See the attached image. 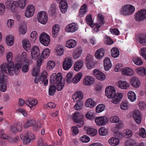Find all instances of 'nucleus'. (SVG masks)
I'll return each instance as SVG.
<instances>
[{
  "instance_id": "f257e3e1",
  "label": "nucleus",
  "mask_w": 146,
  "mask_h": 146,
  "mask_svg": "<svg viewBox=\"0 0 146 146\" xmlns=\"http://www.w3.org/2000/svg\"><path fill=\"white\" fill-rule=\"evenodd\" d=\"M21 66L19 64H16L14 66L13 63L5 65L2 64L0 66V70L1 73L7 75L9 73L12 76L15 74L17 75L20 70Z\"/></svg>"
},
{
  "instance_id": "c85d7f7f",
  "label": "nucleus",
  "mask_w": 146,
  "mask_h": 146,
  "mask_svg": "<svg viewBox=\"0 0 146 146\" xmlns=\"http://www.w3.org/2000/svg\"><path fill=\"white\" fill-rule=\"evenodd\" d=\"M18 7H19V4L18 1H14L12 3L10 7V11L12 13L15 12Z\"/></svg>"
},
{
  "instance_id": "b1692460",
  "label": "nucleus",
  "mask_w": 146,
  "mask_h": 146,
  "mask_svg": "<svg viewBox=\"0 0 146 146\" xmlns=\"http://www.w3.org/2000/svg\"><path fill=\"white\" fill-rule=\"evenodd\" d=\"M83 61L82 60H79L76 62L74 65V69L76 71H79L83 65Z\"/></svg>"
},
{
  "instance_id": "0e129e2a",
  "label": "nucleus",
  "mask_w": 146,
  "mask_h": 146,
  "mask_svg": "<svg viewBox=\"0 0 146 146\" xmlns=\"http://www.w3.org/2000/svg\"><path fill=\"white\" fill-rule=\"evenodd\" d=\"M19 4V7L23 9L26 5L27 0H17Z\"/></svg>"
},
{
  "instance_id": "f8f14e48",
  "label": "nucleus",
  "mask_w": 146,
  "mask_h": 146,
  "mask_svg": "<svg viewBox=\"0 0 146 146\" xmlns=\"http://www.w3.org/2000/svg\"><path fill=\"white\" fill-rule=\"evenodd\" d=\"M48 74L45 70H44L42 72L40 78L39 80V82L40 84H41L44 83V85L46 86L48 84V80L47 79Z\"/></svg>"
},
{
  "instance_id": "423d86ee",
  "label": "nucleus",
  "mask_w": 146,
  "mask_h": 146,
  "mask_svg": "<svg viewBox=\"0 0 146 146\" xmlns=\"http://www.w3.org/2000/svg\"><path fill=\"white\" fill-rule=\"evenodd\" d=\"M37 18L38 22L41 24H45L47 22V15L44 11H42L39 12L37 15Z\"/></svg>"
},
{
  "instance_id": "9d476101",
  "label": "nucleus",
  "mask_w": 146,
  "mask_h": 146,
  "mask_svg": "<svg viewBox=\"0 0 146 146\" xmlns=\"http://www.w3.org/2000/svg\"><path fill=\"white\" fill-rule=\"evenodd\" d=\"M35 11L34 6L33 5H29L25 12V16L28 18L31 17L33 15Z\"/></svg>"
},
{
  "instance_id": "6e6d98bb",
  "label": "nucleus",
  "mask_w": 146,
  "mask_h": 146,
  "mask_svg": "<svg viewBox=\"0 0 146 146\" xmlns=\"http://www.w3.org/2000/svg\"><path fill=\"white\" fill-rule=\"evenodd\" d=\"M35 124V121L34 120H31L27 121V123H25L24 125L25 128H27L29 127L33 126Z\"/></svg>"
},
{
  "instance_id": "a19ab883",
  "label": "nucleus",
  "mask_w": 146,
  "mask_h": 146,
  "mask_svg": "<svg viewBox=\"0 0 146 146\" xmlns=\"http://www.w3.org/2000/svg\"><path fill=\"white\" fill-rule=\"evenodd\" d=\"M27 63L25 64H23L21 66L22 71L23 73H27L28 72L29 70V61H27Z\"/></svg>"
},
{
  "instance_id": "4468645a",
  "label": "nucleus",
  "mask_w": 146,
  "mask_h": 146,
  "mask_svg": "<svg viewBox=\"0 0 146 146\" xmlns=\"http://www.w3.org/2000/svg\"><path fill=\"white\" fill-rule=\"evenodd\" d=\"M93 74L98 79L100 80H104L106 78L105 75L102 72L98 71L97 69H94L93 70Z\"/></svg>"
},
{
  "instance_id": "0eeeda50",
  "label": "nucleus",
  "mask_w": 146,
  "mask_h": 146,
  "mask_svg": "<svg viewBox=\"0 0 146 146\" xmlns=\"http://www.w3.org/2000/svg\"><path fill=\"white\" fill-rule=\"evenodd\" d=\"M105 93L109 98H112L116 95L114 87L109 86L107 87L105 90Z\"/></svg>"
},
{
  "instance_id": "ddd939ff",
  "label": "nucleus",
  "mask_w": 146,
  "mask_h": 146,
  "mask_svg": "<svg viewBox=\"0 0 146 146\" xmlns=\"http://www.w3.org/2000/svg\"><path fill=\"white\" fill-rule=\"evenodd\" d=\"M39 53V50L38 46H33L31 50V56L32 59L35 60L38 57Z\"/></svg>"
},
{
  "instance_id": "13d9d810",
  "label": "nucleus",
  "mask_w": 146,
  "mask_h": 146,
  "mask_svg": "<svg viewBox=\"0 0 146 146\" xmlns=\"http://www.w3.org/2000/svg\"><path fill=\"white\" fill-rule=\"evenodd\" d=\"M56 84V85L57 90L59 91L62 90L64 85V82L62 80L59 82L57 83Z\"/></svg>"
},
{
  "instance_id": "dca6fc26",
  "label": "nucleus",
  "mask_w": 146,
  "mask_h": 146,
  "mask_svg": "<svg viewBox=\"0 0 146 146\" xmlns=\"http://www.w3.org/2000/svg\"><path fill=\"white\" fill-rule=\"evenodd\" d=\"M94 81L95 79L93 77L89 76H87L84 78L83 83L86 86H90L93 84Z\"/></svg>"
},
{
  "instance_id": "e433bc0d",
  "label": "nucleus",
  "mask_w": 146,
  "mask_h": 146,
  "mask_svg": "<svg viewBox=\"0 0 146 146\" xmlns=\"http://www.w3.org/2000/svg\"><path fill=\"white\" fill-rule=\"evenodd\" d=\"M82 76V74L80 72L76 74L73 79L72 82L74 84H77L80 80Z\"/></svg>"
},
{
  "instance_id": "f3484780",
  "label": "nucleus",
  "mask_w": 146,
  "mask_h": 146,
  "mask_svg": "<svg viewBox=\"0 0 146 146\" xmlns=\"http://www.w3.org/2000/svg\"><path fill=\"white\" fill-rule=\"evenodd\" d=\"M83 94L81 91L76 92L72 96L75 102L81 100L83 99Z\"/></svg>"
},
{
  "instance_id": "cd10ccee",
  "label": "nucleus",
  "mask_w": 146,
  "mask_h": 146,
  "mask_svg": "<svg viewBox=\"0 0 146 146\" xmlns=\"http://www.w3.org/2000/svg\"><path fill=\"white\" fill-rule=\"evenodd\" d=\"M19 34L20 35H24L25 34L27 31V26L25 23H23L21 24L19 29Z\"/></svg>"
},
{
  "instance_id": "bb28decb",
  "label": "nucleus",
  "mask_w": 146,
  "mask_h": 146,
  "mask_svg": "<svg viewBox=\"0 0 146 146\" xmlns=\"http://www.w3.org/2000/svg\"><path fill=\"white\" fill-rule=\"evenodd\" d=\"M82 52V50L80 47L76 48L74 52L73 57L74 59L79 58L81 56Z\"/></svg>"
},
{
  "instance_id": "4be33fe9",
  "label": "nucleus",
  "mask_w": 146,
  "mask_h": 146,
  "mask_svg": "<svg viewBox=\"0 0 146 146\" xmlns=\"http://www.w3.org/2000/svg\"><path fill=\"white\" fill-rule=\"evenodd\" d=\"M122 74L123 75L131 76L134 74L133 70L129 67H125L122 70Z\"/></svg>"
},
{
  "instance_id": "c756f323",
  "label": "nucleus",
  "mask_w": 146,
  "mask_h": 146,
  "mask_svg": "<svg viewBox=\"0 0 146 146\" xmlns=\"http://www.w3.org/2000/svg\"><path fill=\"white\" fill-rule=\"evenodd\" d=\"M14 38L13 36L9 35L6 37V42L7 45L12 46L13 44Z\"/></svg>"
},
{
  "instance_id": "e2e57ef3",
  "label": "nucleus",
  "mask_w": 146,
  "mask_h": 146,
  "mask_svg": "<svg viewBox=\"0 0 146 146\" xmlns=\"http://www.w3.org/2000/svg\"><path fill=\"white\" fill-rule=\"evenodd\" d=\"M8 140L11 143H16L19 141V137L17 136L15 138H9Z\"/></svg>"
},
{
  "instance_id": "20e7f679",
  "label": "nucleus",
  "mask_w": 146,
  "mask_h": 146,
  "mask_svg": "<svg viewBox=\"0 0 146 146\" xmlns=\"http://www.w3.org/2000/svg\"><path fill=\"white\" fill-rule=\"evenodd\" d=\"M39 40L41 43L44 45L47 46L50 44V39L49 36L46 33H42L39 37Z\"/></svg>"
},
{
  "instance_id": "de8ad7c7",
  "label": "nucleus",
  "mask_w": 146,
  "mask_h": 146,
  "mask_svg": "<svg viewBox=\"0 0 146 146\" xmlns=\"http://www.w3.org/2000/svg\"><path fill=\"white\" fill-rule=\"evenodd\" d=\"M56 6L53 4L51 5L50 8L49 9L48 13L49 15L52 16L54 15L55 12Z\"/></svg>"
},
{
  "instance_id": "79ce46f5",
  "label": "nucleus",
  "mask_w": 146,
  "mask_h": 146,
  "mask_svg": "<svg viewBox=\"0 0 146 146\" xmlns=\"http://www.w3.org/2000/svg\"><path fill=\"white\" fill-rule=\"evenodd\" d=\"M138 38L141 44L146 45V35H140L139 36Z\"/></svg>"
},
{
  "instance_id": "338daca9",
  "label": "nucleus",
  "mask_w": 146,
  "mask_h": 146,
  "mask_svg": "<svg viewBox=\"0 0 146 146\" xmlns=\"http://www.w3.org/2000/svg\"><path fill=\"white\" fill-rule=\"evenodd\" d=\"M80 140L83 143H86L90 141V139L88 136L84 135L80 137Z\"/></svg>"
},
{
  "instance_id": "c9c22d12",
  "label": "nucleus",
  "mask_w": 146,
  "mask_h": 146,
  "mask_svg": "<svg viewBox=\"0 0 146 146\" xmlns=\"http://www.w3.org/2000/svg\"><path fill=\"white\" fill-rule=\"evenodd\" d=\"M128 98L131 102H133L136 99V95L132 91H129L127 93Z\"/></svg>"
},
{
  "instance_id": "f03ea898",
  "label": "nucleus",
  "mask_w": 146,
  "mask_h": 146,
  "mask_svg": "<svg viewBox=\"0 0 146 146\" xmlns=\"http://www.w3.org/2000/svg\"><path fill=\"white\" fill-rule=\"evenodd\" d=\"M135 10L134 7L132 5L127 4L123 6L121 11V14L124 15H128L132 14Z\"/></svg>"
},
{
  "instance_id": "7c9ffc66",
  "label": "nucleus",
  "mask_w": 146,
  "mask_h": 146,
  "mask_svg": "<svg viewBox=\"0 0 146 146\" xmlns=\"http://www.w3.org/2000/svg\"><path fill=\"white\" fill-rule=\"evenodd\" d=\"M119 140L118 138L115 137H111L110 138L108 142L110 145L112 146H116L119 143Z\"/></svg>"
},
{
  "instance_id": "4d7b16f0",
  "label": "nucleus",
  "mask_w": 146,
  "mask_h": 146,
  "mask_svg": "<svg viewBox=\"0 0 146 146\" xmlns=\"http://www.w3.org/2000/svg\"><path fill=\"white\" fill-rule=\"evenodd\" d=\"M56 86L54 85L50 86L49 89V94L51 96L54 95L56 91Z\"/></svg>"
},
{
  "instance_id": "680f3d73",
  "label": "nucleus",
  "mask_w": 146,
  "mask_h": 146,
  "mask_svg": "<svg viewBox=\"0 0 146 146\" xmlns=\"http://www.w3.org/2000/svg\"><path fill=\"white\" fill-rule=\"evenodd\" d=\"M12 58L13 54L11 52H9L7 53L6 55V58L8 64L13 63L12 62Z\"/></svg>"
},
{
  "instance_id": "aec40b11",
  "label": "nucleus",
  "mask_w": 146,
  "mask_h": 146,
  "mask_svg": "<svg viewBox=\"0 0 146 146\" xmlns=\"http://www.w3.org/2000/svg\"><path fill=\"white\" fill-rule=\"evenodd\" d=\"M133 117L136 122L138 124H140L141 122V113L139 111L135 110L133 113Z\"/></svg>"
},
{
  "instance_id": "473e14b6",
  "label": "nucleus",
  "mask_w": 146,
  "mask_h": 146,
  "mask_svg": "<svg viewBox=\"0 0 146 146\" xmlns=\"http://www.w3.org/2000/svg\"><path fill=\"white\" fill-rule=\"evenodd\" d=\"M87 12L86 5L84 4L81 7L79 10V16L80 17L84 16L86 13Z\"/></svg>"
},
{
  "instance_id": "8fccbe9b",
  "label": "nucleus",
  "mask_w": 146,
  "mask_h": 146,
  "mask_svg": "<svg viewBox=\"0 0 146 146\" xmlns=\"http://www.w3.org/2000/svg\"><path fill=\"white\" fill-rule=\"evenodd\" d=\"M86 20L87 23L90 27H93L94 26V24L93 23V21L91 15H88L86 17Z\"/></svg>"
},
{
  "instance_id": "49530a36",
  "label": "nucleus",
  "mask_w": 146,
  "mask_h": 146,
  "mask_svg": "<svg viewBox=\"0 0 146 146\" xmlns=\"http://www.w3.org/2000/svg\"><path fill=\"white\" fill-rule=\"evenodd\" d=\"M133 60L134 63L136 65H141L143 63L141 59L138 57H135L133 58Z\"/></svg>"
},
{
  "instance_id": "a18cd8bd",
  "label": "nucleus",
  "mask_w": 146,
  "mask_h": 146,
  "mask_svg": "<svg viewBox=\"0 0 146 146\" xmlns=\"http://www.w3.org/2000/svg\"><path fill=\"white\" fill-rule=\"evenodd\" d=\"M104 41L105 44L109 45H111L114 42L110 37L107 36H105Z\"/></svg>"
},
{
  "instance_id": "7ed1b4c3",
  "label": "nucleus",
  "mask_w": 146,
  "mask_h": 146,
  "mask_svg": "<svg viewBox=\"0 0 146 146\" xmlns=\"http://www.w3.org/2000/svg\"><path fill=\"white\" fill-rule=\"evenodd\" d=\"M109 119L106 116L97 117L95 119V121L96 124L100 126L106 125Z\"/></svg>"
},
{
  "instance_id": "774afa93",
  "label": "nucleus",
  "mask_w": 146,
  "mask_h": 146,
  "mask_svg": "<svg viewBox=\"0 0 146 146\" xmlns=\"http://www.w3.org/2000/svg\"><path fill=\"white\" fill-rule=\"evenodd\" d=\"M98 23L100 24H103L104 23V17L103 16L102 14V13H99L98 15Z\"/></svg>"
},
{
  "instance_id": "72a5a7b5",
  "label": "nucleus",
  "mask_w": 146,
  "mask_h": 146,
  "mask_svg": "<svg viewBox=\"0 0 146 146\" xmlns=\"http://www.w3.org/2000/svg\"><path fill=\"white\" fill-rule=\"evenodd\" d=\"M123 137L125 138L128 139L130 138L132 135V131L129 129H126L123 131Z\"/></svg>"
},
{
  "instance_id": "393cba45",
  "label": "nucleus",
  "mask_w": 146,
  "mask_h": 146,
  "mask_svg": "<svg viewBox=\"0 0 146 146\" xmlns=\"http://www.w3.org/2000/svg\"><path fill=\"white\" fill-rule=\"evenodd\" d=\"M104 66L106 70H108L111 66L112 64L109 58L106 57L105 58L104 61Z\"/></svg>"
},
{
  "instance_id": "6e6552de",
  "label": "nucleus",
  "mask_w": 146,
  "mask_h": 146,
  "mask_svg": "<svg viewBox=\"0 0 146 146\" xmlns=\"http://www.w3.org/2000/svg\"><path fill=\"white\" fill-rule=\"evenodd\" d=\"M73 64L72 58L67 57L63 60V68L65 70H68L71 67Z\"/></svg>"
},
{
  "instance_id": "603ef678",
  "label": "nucleus",
  "mask_w": 146,
  "mask_h": 146,
  "mask_svg": "<svg viewBox=\"0 0 146 146\" xmlns=\"http://www.w3.org/2000/svg\"><path fill=\"white\" fill-rule=\"evenodd\" d=\"M0 72L1 75V76H0V83L3 84L6 82L8 79V77L6 76L7 74H3L0 71Z\"/></svg>"
},
{
  "instance_id": "6ab92c4d",
  "label": "nucleus",
  "mask_w": 146,
  "mask_h": 146,
  "mask_svg": "<svg viewBox=\"0 0 146 146\" xmlns=\"http://www.w3.org/2000/svg\"><path fill=\"white\" fill-rule=\"evenodd\" d=\"M130 82L131 86L134 88H138L140 86V82L139 79L136 77H133L131 79Z\"/></svg>"
},
{
  "instance_id": "2eb2a0df",
  "label": "nucleus",
  "mask_w": 146,
  "mask_h": 146,
  "mask_svg": "<svg viewBox=\"0 0 146 146\" xmlns=\"http://www.w3.org/2000/svg\"><path fill=\"white\" fill-rule=\"evenodd\" d=\"M116 86L122 89H127L130 86L129 84L126 81H119L116 83Z\"/></svg>"
},
{
  "instance_id": "a211bd4d",
  "label": "nucleus",
  "mask_w": 146,
  "mask_h": 146,
  "mask_svg": "<svg viewBox=\"0 0 146 146\" xmlns=\"http://www.w3.org/2000/svg\"><path fill=\"white\" fill-rule=\"evenodd\" d=\"M37 103V100L35 99L29 98L26 101L25 103L28 105L31 109H34V107Z\"/></svg>"
},
{
  "instance_id": "2f4dec72",
  "label": "nucleus",
  "mask_w": 146,
  "mask_h": 146,
  "mask_svg": "<svg viewBox=\"0 0 146 146\" xmlns=\"http://www.w3.org/2000/svg\"><path fill=\"white\" fill-rule=\"evenodd\" d=\"M76 45V40L73 39H70L68 40L66 42V46L69 48H74Z\"/></svg>"
},
{
  "instance_id": "c03bdc74",
  "label": "nucleus",
  "mask_w": 146,
  "mask_h": 146,
  "mask_svg": "<svg viewBox=\"0 0 146 146\" xmlns=\"http://www.w3.org/2000/svg\"><path fill=\"white\" fill-rule=\"evenodd\" d=\"M120 107L122 110H126L129 108L128 102L126 101H123L120 105Z\"/></svg>"
},
{
  "instance_id": "69168bd1",
  "label": "nucleus",
  "mask_w": 146,
  "mask_h": 146,
  "mask_svg": "<svg viewBox=\"0 0 146 146\" xmlns=\"http://www.w3.org/2000/svg\"><path fill=\"white\" fill-rule=\"evenodd\" d=\"M56 53L58 55L61 56L63 54L64 50L63 48L60 47L56 48Z\"/></svg>"
},
{
  "instance_id": "bf43d9fd",
  "label": "nucleus",
  "mask_w": 146,
  "mask_h": 146,
  "mask_svg": "<svg viewBox=\"0 0 146 146\" xmlns=\"http://www.w3.org/2000/svg\"><path fill=\"white\" fill-rule=\"evenodd\" d=\"M105 108V106L103 104H100L98 105L96 109V112L100 113L103 111Z\"/></svg>"
},
{
  "instance_id": "3c124183",
  "label": "nucleus",
  "mask_w": 146,
  "mask_h": 146,
  "mask_svg": "<svg viewBox=\"0 0 146 146\" xmlns=\"http://www.w3.org/2000/svg\"><path fill=\"white\" fill-rule=\"evenodd\" d=\"M37 32L35 31H33L31 34L30 40L32 42H34L37 38Z\"/></svg>"
},
{
  "instance_id": "9b49d317",
  "label": "nucleus",
  "mask_w": 146,
  "mask_h": 146,
  "mask_svg": "<svg viewBox=\"0 0 146 146\" xmlns=\"http://www.w3.org/2000/svg\"><path fill=\"white\" fill-rule=\"evenodd\" d=\"M78 26L75 23H72L68 25L65 28L66 31L67 32L73 33L77 30Z\"/></svg>"
},
{
  "instance_id": "1a4fd4ad",
  "label": "nucleus",
  "mask_w": 146,
  "mask_h": 146,
  "mask_svg": "<svg viewBox=\"0 0 146 146\" xmlns=\"http://www.w3.org/2000/svg\"><path fill=\"white\" fill-rule=\"evenodd\" d=\"M62 78V75L61 73H58L57 74L54 73L51 76L50 81L52 84H55L61 81Z\"/></svg>"
},
{
  "instance_id": "052dcab7",
  "label": "nucleus",
  "mask_w": 146,
  "mask_h": 146,
  "mask_svg": "<svg viewBox=\"0 0 146 146\" xmlns=\"http://www.w3.org/2000/svg\"><path fill=\"white\" fill-rule=\"evenodd\" d=\"M139 135L143 138H145L146 137V132L144 128H141L139 129Z\"/></svg>"
},
{
  "instance_id": "f704fd0d",
  "label": "nucleus",
  "mask_w": 146,
  "mask_h": 146,
  "mask_svg": "<svg viewBox=\"0 0 146 146\" xmlns=\"http://www.w3.org/2000/svg\"><path fill=\"white\" fill-rule=\"evenodd\" d=\"M87 132L88 134L91 136H95L97 133V130L92 128H88L87 130Z\"/></svg>"
},
{
  "instance_id": "5701e85b",
  "label": "nucleus",
  "mask_w": 146,
  "mask_h": 146,
  "mask_svg": "<svg viewBox=\"0 0 146 146\" xmlns=\"http://www.w3.org/2000/svg\"><path fill=\"white\" fill-rule=\"evenodd\" d=\"M105 51L103 48H100L98 50L95 52V56L97 59H100L104 56Z\"/></svg>"
},
{
  "instance_id": "4c0bfd02",
  "label": "nucleus",
  "mask_w": 146,
  "mask_h": 146,
  "mask_svg": "<svg viewBox=\"0 0 146 146\" xmlns=\"http://www.w3.org/2000/svg\"><path fill=\"white\" fill-rule=\"evenodd\" d=\"M98 132L101 135H106L108 134V130L104 127H101L99 129Z\"/></svg>"
},
{
  "instance_id": "ea45409f",
  "label": "nucleus",
  "mask_w": 146,
  "mask_h": 146,
  "mask_svg": "<svg viewBox=\"0 0 146 146\" xmlns=\"http://www.w3.org/2000/svg\"><path fill=\"white\" fill-rule=\"evenodd\" d=\"M22 44L24 48L26 50H29L31 45L30 42L27 40H24L22 41Z\"/></svg>"
},
{
  "instance_id": "864d4df0",
  "label": "nucleus",
  "mask_w": 146,
  "mask_h": 146,
  "mask_svg": "<svg viewBox=\"0 0 146 146\" xmlns=\"http://www.w3.org/2000/svg\"><path fill=\"white\" fill-rule=\"evenodd\" d=\"M55 66V63L53 60H49L47 64V70H51Z\"/></svg>"
},
{
  "instance_id": "37998d69",
  "label": "nucleus",
  "mask_w": 146,
  "mask_h": 146,
  "mask_svg": "<svg viewBox=\"0 0 146 146\" xmlns=\"http://www.w3.org/2000/svg\"><path fill=\"white\" fill-rule=\"evenodd\" d=\"M95 105V102L90 98H89L87 100L85 104L86 106V107L90 108H93Z\"/></svg>"
},
{
  "instance_id": "09e8293b",
  "label": "nucleus",
  "mask_w": 146,
  "mask_h": 146,
  "mask_svg": "<svg viewBox=\"0 0 146 146\" xmlns=\"http://www.w3.org/2000/svg\"><path fill=\"white\" fill-rule=\"evenodd\" d=\"M25 136L29 138V139H31L32 141L35 139V135L31 131H27L25 135Z\"/></svg>"
},
{
  "instance_id": "5fc2aeb1",
  "label": "nucleus",
  "mask_w": 146,
  "mask_h": 146,
  "mask_svg": "<svg viewBox=\"0 0 146 146\" xmlns=\"http://www.w3.org/2000/svg\"><path fill=\"white\" fill-rule=\"evenodd\" d=\"M50 50L48 48H46L42 51V57L44 58H47L49 56Z\"/></svg>"
},
{
  "instance_id": "412c9836",
  "label": "nucleus",
  "mask_w": 146,
  "mask_h": 146,
  "mask_svg": "<svg viewBox=\"0 0 146 146\" xmlns=\"http://www.w3.org/2000/svg\"><path fill=\"white\" fill-rule=\"evenodd\" d=\"M123 94L121 93H117L116 95L113 98L111 102L112 103L116 104L119 102L122 98Z\"/></svg>"
},
{
  "instance_id": "58836bf2",
  "label": "nucleus",
  "mask_w": 146,
  "mask_h": 146,
  "mask_svg": "<svg viewBox=\"0 0 146 146\" xmlns=\"http://www.w3.org/2000/svg\"><path fill=\"white\" fill-rule=\"evenodd\" d=\"M111 56L114 58L117 57L119 54V50L117 48L114 47L111 49Z\"/></svg>"
},
{
  "instance_id": "39448f33",
  "label": "nucleus",
  "mask_w": 146,
  "mask_h": 146,
  "mask_svg": "<svg viewBox=\"0 0 146 146\" xmlns=\"http://www.w3.org/2000/svg\"><path fill=\"white\" fill-rule=\"evenodd\" d=\"M135 19L137 21H141L146 19V10H141L136 14L134 17Z\"/></svg>"
},
{
  "instance_id": "a878e982",
  "label": "nucleus",
  "mask_w": 146,
  "mask_h": 146,
  "mask_svg": "<svg viewBox=\"0 0 146 146\" xmlns=\"http://www.w3.org/2000/svg\"><path fill=\"white\" fill-rule=\"evenodd\" d=\"M60 27L57 24L54 25L52 27V36L53 37H56L58 34Z\"/></svg>"
}]
</instances>
